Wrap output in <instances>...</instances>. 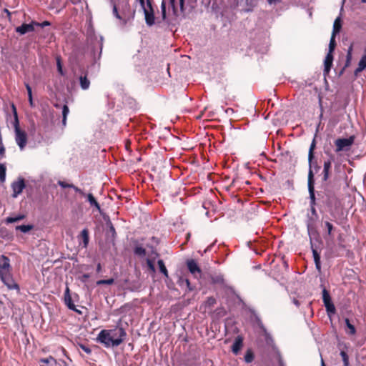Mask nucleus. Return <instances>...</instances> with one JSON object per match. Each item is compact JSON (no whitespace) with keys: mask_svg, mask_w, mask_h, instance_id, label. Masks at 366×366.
<instances>
[{"mask_svg":"<svg viewBox=\"0 0 366 366\" xmlns=\"http://www.w3.org/2000/svg\"><path fill=\"white\" fill-rule=\"evenodd\" d=\"M127 332L122 327H116L110 330H102L98 334L97 341L105 347H117L126 339Z\"/></svg>","mask_w":366,"mask_h":366,"instance_id":"obj_2","label":"nucleus"},{"mask_svg":"<svg viewBox=\"0 0 366 366\" xmlns=\"http://www.w3.org/2000/svg\"><path fill=\"white\" fill-rule=\"evenodd\" d=\"M320 287L322 289V300L325 307L327 315L330 322H332V317L337 312L336 307L333 303L330 293L325 286L323 284H321Z\"/></svg>","mask_w":366,"mask_h":366,"instance_id":"obj_8","label":"nucleus"},{"mask_svg":"<svg viewBox=\"0 0 366 366\" xmlns=\"http://www.w3.org/2000/svg\"><path fill=\"white\" fill-rule=\"evenodd\" d=\"M323 239L321 235L309 239L315 269L319 274L322 273L321 252L324 245Z\"/></svg>","mask_w":366,"mask_h":366,"instance_id":"obj_5","label":"nucleus"},{"mask_svg":"<svg viewBox=\"0 0 366 366\" xmlns=\"http://www.w3.org/2000/svg\"><path fill=\"white\" fill-rule=\"evenodd\" d=\"M64 303L70 310H75V305L74 304L71 296L70 295V290L69 287H66L65 292H64Z\"/></svg>","mask_w":366,"mask_h":366,"instance_id":"obj_28","label":"nucleus"},{"mask_svg":"<svg viewBox=\"0 0 366 366\" xmlns=\"http://www.w3.org/2000/svg\"><path fill=\"white\" fill-rule=\"evenodd\" d=\"M338 347L340 349V355L342 357V360L344 366H350L349 356L347 355V345L346 343L341 342L337 345Z\"/></svg>","mask_w":366,"mask_h":366,"instance_id":"obj_20","label":"nucleus"},{"mask_svg":"<svg viewBox=\"0 0 366 366\" xmlns=\"http://www.w3.org/2000/svg\"><path fill=\"white\" fill-rule=\"evenodd\" d=\"M333 53H334V51H327V53L325 57L323 64H327V65H331V66L333 65V60H334Z\"/></svg>","mask_w":366,"mask_h":366,"instance_id":"obj_38","label":"nucleus"},{"mask_svg":"<svg viewBox=\"0 0 366 366\" xmlns=\"http://www.w3.org/2000/svg\"><path fill=\"white\" fill-rule=\"evenodd\" d=\"M146 7L149 9V11H154L152 5V1L150 0H147Z\"/></svg>","mask_w":366,"mask_h":366,"instance_id":"obj_60","label":"nucleus"},{"mask_svg":"<svg viewBox=\"0 0 366 366\" xmlns=\"http://www.w3.org/2000/svg\"><path fill=\"white\" fill-rule=\"evenodd\" d=\"M187 265L189 271L194 276L197 277V274L199 276L202 274V270L198 266L197 263L194 259H189L187 262Z\"/></svg>","mask_w":366,"mask_h":366,"instance_id":"obj_24","label":"nucleus"},{"mask_svg":"<svg viewBox=\"0 0 366 366\" xmlns=\"http://www.w3.org/2000/svg\"><path fill=\"white\" fill-rule=\"evenodd\" d=\"M114 283V280L113 278L107 279V280H100L97 282V285H111Z\"/></svg>","mask_w":366,"mask_h":366,"instance_id":"obj_46","label":"nucleus"},{"mask_svg":"<svg viewBox=\"0 0 366 366\" xmlns=\"http://www.w3.org/2000/svg\"><path fill=\"white\" fill-rule=\"evenodd\" d=\"M79 238L81 239L82 241H83V246L84 248H86L88 244H89V230L88 229L85 228L84 229L79 236Z\"/></svg>","mask_w":366,"mask_h":366,"instance_id":"obj_32","label":"nucleus"},{"mask_svg":"<svg viewBox=\"0 0 366 366\" xmlns=\"http://www.w3.org/2000/svg\"><path fill=\"white\" fill-rule=\"evenodd\" d=\"M251 46L254 49L255 51L262 54L267 52L269 48V39L265 32H262L254 38Z\"/></svg>","mask_w":366,"mask_h":366,"instance_id":"obj_10","label":"nucleus"},{"mask_svg":"<svg viewBox=\"0 0 366 366\" xmlns=\"http://www.w3.org/2000/svg\"><path fill=\"white\" fill-rule=\"evenodd\" d=\"M185 284L189 291H192L194 289L191 287L190 282L188 279L184 280Z\"/></svg>","mask_w":366,"mask_h":366,"instance_id":"obj_61","label":"nucleus"},{"mask_svg":"<svg viewBox=\"0 0 366 366\" xmlns=\"http://www.w3.org/2000/svg\"><path fill=\"white\" fill-rule=\"evenodd\" d=\"M244 345V337L242 335H238L234 340L232 346L230 347V350L233 354L237 355L241 350L243 347Z\"/></svg>","mask_w":366,"mask_h":366,"instance_id":"obj_19","label":"nucleus"},{"mask_svg":"<svg viewBox=\"0 0 366 366\" xmlns=\"http://www.w3.org/2000/svg\"><path fill=\"white\" fill-rule=\"evenodd\" d=\"M307 232L309 239L312 237H315L320 235V233L316 225L315 226H308V227H307Z\"/></svg>","mask_w":366,"mask_h":366,"instance_id":"obj_33","label":"nucleus"},{"mask_svg":"<svg viewBox=\"0 0 366 366\" xmlns=\"http://www.w3.org/2000/svg\"><path fill=\"white\" fill-rule=\"evenodd\" d=\"M261 331L264 335L266 345L267 346L272 347V349L275 352H277V349H278V348L275 345V343H274V339H273L272 335L267 331L266 327H265V330L263 329Z\"/></svg>","mask_w":366,"mask_h":366,"instance_id":"obj_25","label":"nucleus"},{"mask_svg":"<svg viewBox=\"0 0 366 366\" xmlns=\"http://www.w3.org/2000/svg\"><path fill=\"white\" fill-rule=\"evenodd\" d=\"M89 277L90 275L89 274H84L81 277H79V280L82 282H86Z\"/></svg>","mask_w":366,"mask_h":366,"instance_id":"obj_57","label":"nucleus"},{"mask_svg":"<svg viewBox=\"0 0 366 366\" xmlns=\"http://www.w3.org/2000/svg\"><path fill=\"white\" fill-rule=\"evenodd\" d=\"M232 204H236V206H234V209L233 211L234 214H232L230 213V218L234 217L235 219H242L244 215L243 212L244 203L242 200L238 198L237 196L230 194V206Z\"/></svg>","mask_w":366,"mask_h":366,"instance_id":"obj_13","label":"nucleus"},{"mask_svg":"<svg viewBox=\"0 0 366 366\" xmlns=\"http://www.w3.org/2000/svg\"><path fill=\"white\" fill-rule=\"evenodd\" d=\"M318 218L319 217H315L307 214L305 220L306 227H308V226H315L316 221L318 219Z\"/></svg>","mask_w":366,"mask_h":366,"instance_id":"obj_36","label":"nucleus"},{"mask_svg":"<svg viewBox=\"0 0 366 366\" xmlns=\"http://www.w3.org/2000/svg\"><path fill=\"white\" fill-rule=\"evenodd\" d=\"M254 359V353L252 349L248 348L244 355V361L249 364L251 363Z\"/></svg>","mask_w":366,"mask_h":366,"instance_id":"obj_34","label":"nucleus"},{"mask_svg":"<svg viewBox=\"0 0 366 366\" xmlns=\"http://www.w3.org/2000/svg\"><path fill=\"white\" fill-rule=\"evenodd\" d=\"M34 24L35 26H40L41 28H44L45 26H50L51 25V23L48 21H44L41 23H39V22H36L35 21H34Z\"/></svg>","mask_w":366,"mask_h":366,"instance_id":"obj_52","label":"nucleus"},{"mask_svg":"<svg viewBox=\"0 0 366 366\" xmlns=\"http://www.w3.org/2000/svg\"><path fill=\"white\" fill-rule=\"evenodd\" d=\"M161 12H162V19L165 20L167 18V14H166V3L164 1H162V4H161Z\"/></svg>","mask_w":366,"mask_h":366,"instance_id":"obj_49","label":"nucleus"},{"mask_svg":"<svg viewBox=\"0 0 366 366\" xmlns=\"http://www.w3.org/2000/svg\"><path fill=\"white\" fill-rule=\"evenodd\" d=\"M335 37H336V36H332V34H331V37H330L329 46H328V51H335L336 46H337Z\"/></svg>","mask_w":366,"mask_h":366,"instance_id":"obj_41","label":"nucleus"},{"mask_svg":"<svg viewBox=\"0 0 366 366\" xmlns=\"http://www.w3.org/2000/svg\"><path fill=\"white\" fill-rule=\"evenodd\" d=\"M40 366H55L56 365V360L52 356H49L46 358H41L39 360Z\"/></svg>","mask_w":366,"mask_h":366,"instance_id":"obj_31","label":"nucleus"},{"mask_svg":"<svg viewBox=\"0 0 366 366\" xmlns=\"http://www.w3.org/2000/svg\"><path fill=\"white\" fill-rule=\"evenodd\" d=\"M355 136L351 135L349 137H338L335 140V152H348L350 150L355 142Z\"/></svg>","mask_w":366,"mask_h":366,"instance_id":"obj_12","label":"nucleus"},{"mask_svg":"<svg viewBox=\"0 0 366 366\" xmlns=\"http://www.w3.org/2000/svg\"><path fill=\"white\" fill-rule=\"evenodd\" d=\"M86 200L91 207L96 209L98 212H101V206L97 202L93 194L89 193L86 194Z\"/></svg>","mask_w":366,"mask_h":366,"instance_id":"obj_29","label":"nucleus"},{"mask_svg":"<svg viewBox=\"0 0 366 366\" xmlns=\"http://www.w3.org/2000/svg\"><path fill=\"white\" fill-rule=\"evenodd\" d=\"M34 21H32L30 24H23L21 26H17L15 30L21 35H24L28 32L34 31Z\"/></svg>","mask_w":366,"mask_h":366,"instance_id":"obj_23","label":"nucleus"},{"mask_svg":"<svg viewBox=\"0 0 366 366\" xmlns=\"http://www.w3.org/2000/svg\"><path fill=\"white\" fill-rule=\"evenodd\" d=\"M147 264L149 270L152 273H155L156 269H155L154 261L150 259H147Z\"/></svg>","mask_w":366,"mask_h":366,"instance_id":"obj_48","label":"nucleus"},{"mask_svg":"<svg viewBox=\"0 0 366 366\" xmlns=\"http://www.w3.org/2000/svg\"><path fill=\"white\" fill-rule=\"evenodd\" d=\"M144 14L145 16L146 24L148 26H152L154 24V11H149L148 9H144Z\"/></svg>","mask_w":366,"mask_h":366,"instance_id":"obj_30","label":"nucleus"},{"mask_svg":"<svg viewBox=\"0 0 366 366\" xmlns=\"http://www.w3.org/2000/svg\"><path fill=\"white\" fill-rule=\"evenodd\" d=\"M113 12H114V15L116 16L117 18L121 19V16L119 15V13H118V11H117V8L116 6H114Z\"/></svg>","mask_w":366,"mask_h":366,"instance_id":"obj_64","label":"nucleus"},{"mask_svg":"<svg viewBox=\"0 0 366 366\" xmlns=\"http://www.w3.org/2000/svg\"><path fill=\"white\" fill-rule=\"evenodd\" d=\"M57 184L61 187L62 188H72L76 192L79 193L81 197H84L86 198V194L80 188L76 187L73 184H69L65 181L59 180Z\"/></svg>","mask_w":366,"mask_h":366,"instance_id":"obj_27","label":"nucleus"},{"mask_svg":"<svg viewBox=\"0 0 366 366\" xmlns=\"http://www.w3.org/2000/svg\"><path fill=\"white\" fill-rule=\"evenodd\" d=\"M320 168L315 156L312 157L311 161L308 158L307 188H315V174Z\"/></svg>","mask_w":366,"mask_h":366,"instance_id":"obj_11","label":"nucleus"},{"mask_svg":"<svg viewBox=\"0 0 366 366\" xmlns=\"http://www.w3.org/2000/svg\"><path fill=\"white\" fill-rule=\"evenodd\" d=\"M79 81H80V86L82 89L85 90V89H89V85H90V81L87 79L86 75L81 76L79 78Z\"/></svg>","mask_w":366,"mask_h":366,"instance_id":"obj_37","label":"nucleus"},{"mask_svg":"<svg viewBox=\"0 0 366 366\" xmlns=\"http://www.w3.org/2000/svg\"><path fill=\"white\" fill-rule=\"evenodd\" d=\"M69 109L66 104H64L62 107V124L64 126L66 125V117L69 114Z\"/></svg>","mask_w":366,"mask_h":366,"instance_id":"obj_42","label":"nucleus"},{"mask_svg":"<svg viewBox=\"0 0 366 366\" xmlns=\"http://www.w3.org/2000/svg\"><path fill=\"white\" fill-rule=\"evenodd\" d=\"M169 4L172 8L174 14L177 15V9L175 6V0H169Z\"/></svg>","mask_w":366,"mask_h":366,"instance_id":"obj_54","label":"nucleus"},{"mask_svg":"<svg viewBox=\"0 0 366 366\" xmlns=\"http://www.w3.org/2000/svg\"><path fill=\"white\" fill-rule=\"evenodd\" d=\"M33 229V225L27 224V225H19L16 227V230H20L21 232L26 233L29 232Z\"/></svg>","mask_w":366,"mask_h":366,"instance_id":"obj_44","label":"nucleus"},{"mask_svg":"<svg viewBox=\"0 0 366 366\" xmlns=\"http://www.w3.org/2000/svg\"><path fill=\"white\" fill-rule=\"evenodd\" d=\"M76 347L79 352L80 355L84 358H89L92 355V347L88 345L77 343Z\"/></svg>","mask_w":366,"mask_h":366,"instance_id":"obj_22","label":"nucleus"},{"mask_svg":"<svg viewBox=\"0 0 366 366\" xmlns=\"http://www.w3.org/2000/svg\"><path fill=\"white\" fill-rule=\"evenodd\" d=\"M134 254L139 256H144L146 254V249L141 246H137L134 248Z\"/></svg>","mask_w":366,"mask_h":366,"instance_id":"obj_45","label":"nucleus"},{"mask_svg":"<svg viewBox=\"0 0 366 366\" xmlns=\"http://www.w3.org/2000/svg\"><path fill=\"white\" fill-rule=\"evenodd\" d=\"M25 216L24 214H19L16 216L15 217H9L5 219V222L6 224H11L14 222H19L23 219H24Z\"/></svg>","mask_w":366,"mask_h":366,"instance_id":"obj_39","label":"nucleus"},{"mask_svg":"<svg viewBox=\"0 0 366 366\" xmlns=\"http://www.w3.org/2000/svg\"><path fill=\"white\" fill-rule=\"evenodd\" d=\"M308 194H309V204H310V210L311 212L310 215L315 217H319L316 207L317 206V197H316V189L315 188H307Z\"/></svg>","mask_w":366,"mask_h":366,"instance_id":"obj_16","label":"nucleus"},{"mask_svg":"<svg viewBox=\"0 0 366 366\" xmlns=\"http://www.w3.org/2000/svg\"><path fill=\"white\" fill-rule=\"evenodd\" d=\"M316 135L314 136V138L312 140V142L310 145L309 151H308V158L311 161L312 157L315 156V149L316 148Z\"/></svg>","mask_w":366,"mask_h":366,"instance_id":"obj_35","label":"nucleus"},{"mask_svg":"<svg viewBox=\"0 0 366 366\" xmlns=\"http://www.w3.org/2000/svg\"><path fill=\"white\" fill-rule=\"evenodd\" d=\"M258 0H237L236 6L241 12L249 13L253 11Z\"/></svg>","mask_w":366,"mask_h":366,"instance_id":"obj_15","label":"nucleus"},{"mask_svg":"<svg viewBox=\"0 0 366 366\" xmlns=\"http://www.w3.org/2000/svg\"><path fill=\"white\" fill-rule=\"evenodd\" d=\"M157 264H158V266H159V271L166 277H169V274H168V271H167V269L165 267V264H164V262L162 259H159L158 262H157Z\"/></svg>","mask_w":366,"mask_h":366,"instance_id":"obj_40","label":"nucleus"},{"mask_svg":"<svg viewBox=\"0 0 366 366\" xmlns=\"http://www.w3.org/2000/svg\"><path fill=\"white\" fill-rule=\"evenodd\" d=\"M332 67V66H331V65L324 64L323 76H324L325 80H326L325 77H326V76L329 75Z\"/></svg>","mask_w":366,"mask_h":366,"instance_id":"obj_50","label":"nucleus"},{"mask_svg":"<svg viewBox=\"0 0 366 366\" xmlns=\"http://www.w3.org/2000/svg\"><path fill=\"white\" fill-rule=\"evenodd\" d=\"M109 232L112 233V237L115 238L117 233H116L114 227L113 226V224L111 222L109 223Z\"/></svg>","mask_w":366,"mask_h":366,"instance_id":"obj_55","label":"nucleus"},{"mask_svg":"<svg viewBox=\"0 0 366 366\" xmlns=\"http://www.w3.org/2000/svg\"><path fill=\"white\" fill-rule=\"evenodd\" d=\"M215 303H216V300L212 297H208L206 301V305L208 306H212Z\"/></svg>","mask_w":366,"mask_h":366,"instance_id":"obj_53","label":"nucleus"},{"mask_svg":"<svg viewBox=\"0 0 366 366\" xmlns=\"http://www.w3.org/2000/svg\"><path fill=\"white\" fill-rule=\"evenodd\" d=\"M25 181L22 177H19L17 181L14 182L11 184V189L13 190V197H16L19 194H21L23 189L25 188Z\"/></svg>","mask_w":366,"mask_h":366,"instance_id":"obj_18","label":"nucleus"},{"mask_svg":"<svg viewBox=\"0 0 366 366\" xmlns=\"http://www.w3.org/2000/svg\"><path fill=\"white\" fill-rule=\"evenodd\" d=\"M345 0L342 1V6L340 11V14L336 17L333 23L332 28V36H337L340 34L342 27V11H343V5L345 4Z\"/></svg>","mask_w":366,"mask_h":366,"instance_id":"obj_17","label":"nucleus"},{"mask_svg":"<svg viewBox=\"0 0 366 366\" xmlns=\"http://www.w3.org/2000/svg\"><path fill=\"white\" fill-rule=\"evenodd\" d=\"M232 305L239 306L242 310L249 312V320L253 326L257 327L260 330H265V326L255 310L247 305L234 288L230 286V307Z\"/></svg>","mask_w":366,"mask_h":366,"instance_id":"obj_3","label":"nucleus"},{"mask_svg":"<svg viewBox=\"0 0 366 366\" xmlns=\"http://www.w3.org/2000/svg\"><path fill=\"white\" fill-rule=\"evenodd\" d=\"M321 227L325 229V232H323L322 237L325 241L326 245L330 247L334 242V232L336 228L330 220L327 215H324L322 217Z\"/></svg>","mask_w":366,"mask_h":366,"instance_id":"obj_9","label":"nucleus"},{"mask_svg":"<svg viewBox=\"0 0 366 366\" xmlns=\"http://www.w3.org/2000/svg\"><path fill=\"white\" fill-rule=\"evenodd\" d=\"M352 50H353V46L350 45L347 49L346 56H349V54H350V57H352Z\"/></svg>","mask_w":366,"mask_h":366,"instance_id":"obj_58","label":"nucleus"},{"mask_svg":"<svg viewBox=\"0 0 366 366\" xmlns=\"http://www.w3.org/2000/svg\"><path fill=\"white\" fill-rule=\"evenodd\" d=\"M11 266L10 259L8 257L2 254L0 256V278L2 282L9 290H16L19 291L20 288L15 282L11 273Z\"/></svg>","mask_w":366,"mask_h":366,"instance_id":"obj_4","label":"nucleus"},{"mask_svg":"<svg viewBox=\"0 0 366 366\" xmlns=\"http://www.w3.org/2000/svg\"><path fill=\"white\" fill-rule=\"evenodd\" d=\"M26 88L28 92L29 99H31V96L32 95L31 88L28 84H26Z\"/></svg>","mask_w":366,"mask_h":366,"instance_id":"obj_59","label":"nucleus"},{"mask_svg":"<svg viewBox=\"0 0 366 366\" xmlns=\"http://www.w3.org/2000/svg\"><path fill=\"white\" fill-rule=\"evenodd\" d=\"M267 1L269 5H272V4H277L280 2H281L282 0H267Z\"/></svg>","mask_w":366,"mask_h":366,"instance_id":"obj_63","label":"nucleus"},{"mask_svg":"<svg viewBox=\"0 0 366 366\" xmlns=\"http://www.w3.org/2000/svg\"><path fill=\"white\" fill-rule=\"evenodd\" d=\"M230 116H232L234 118H230V137L232 136H237L239 133H241V127L240 125H237L234 124V119H238L242 116V112L239 109H234L233 107H230Z\"/></svg>","mask_w":366,"mask_h":366,"instance_id":"obj_14","label":"nucleus"},{"mask_svg":"<svg viewBox=\"0 0 366 366\" xmlns=\"http://www.w3.org/2000/svg\"><path fill=\"white\" fill-rule=\"evenodd\" d=\"M275 352L277 355V360L278 366H286L280 350L278 349H277V352Z\"/></svg>","mask_w":366,"mask_h":366,"instance_id":"obj_47","label":"nucleus"},{"mask_svg":"<svg viewBox=\"0 0 366 366\" xmlns=\"http://www.w3.org/2000/svg\"><path fill=\"white\" fill-rule=\"evenodd\" d=\"M12 110L14 114L13 126L15 132V140L19 148L22 150L27 144V134L25 131L21 129L19 127V121L16 107L12 104Z\"/></svg>","mask_w":366,"mask_h":366,"instance_id":"obj_6","label":"nucleus"},{"mask_svg":"<svg viewBox=\"0 0 366 366\" xmlns=\"http://www.w3.org/2000/svg\"><path fill=\"white\" fill-rule=\"evenodd\" d=\"M366 69V46L363 49V54L360 57L357 68L354 71V75L357 76L358 74Z\"/></svg>","mask_w":366,"mask_h":366,"instance_id":"obj_21","label":"nucleus"},{"mask_svg":"<svg viewBox=\"0 0 366 366\" xmlns=\"http://www.w3.org/2000/svg\"><path fill=\"white\" fill-rule=\"evenodd\" d=\"M56 65H57V69H58L59 73L63 76L64 74L63 72V69H62V65H61L60 57L56 58Z\"/></svg>","mask_w":366,"mask_h":366,"instance_id":"obj_51","label":"nucleus"},{"mask_svg":"<svg viewBox=\"0 0 366 366\" xmlns=\"http://www.w3.org/2000/svg\"><path fill=\"white\" fill-rule=\"evenodd\" d=\"M247 246L249 247V248H250L251 249H252V250L254 252V253H255V254H261V252H259V251H257V250H256V249H252V247H251L252 243H251V242H250V241L247 242Z\"/></svg>","mask_w":366,"mask_h":366,"instance_id":"obj_62","label":"nucleus"},{"mask_svg":"<svg viewBox=\"0 0 366 366\" xmlns=\"http://www.w3.org/2000/svg\"><path fill=\"white\" fill-rule=\"evenodd\" d=\"M345 322V332L348 335H355L357 333V329L354 324H352L348 317L344 318Z\"/></svg>","mask_w":366,"mask_h":366,"instance_id":"obj_26","label":"nucleus"},{"mask_svg":"<svg viewBox=\"0 0 366 366\" xmlns=\"http://www.w3.org/2000/svg\"><path fill=\"white\" fill-rule=\"evenodd\" d=\"M6 167L4 164H0V182H4L6 179Z\"/></svg>","mask_w":366,"mask_h":366,"instance_id":"obj_43","label":"nucleus"},{"mask_svg":"<svg viewBox=\"0 0 366 366\" xmlns=\"http://www.w3.org/2000/svg\"><path fill=\"white\" fill-rule=\"evenodd\" d=\"M335 161L334 155H330L329 158L324 162L323 169L321 174V184H327L332 182L333 180L336 183H340L341 179L337 176L330 177L332 172V164Z\"/></svg>","mask_w":366,"mask_h":366,"instance_id":"obj_7","label":"nucleus"},{"mask_svg":"<svg viewBox=\"0 0 366 366\" xmlns=\"http://www.w3.org/2000/svg\"><path fill=\"white\" fill-rule=\"evenodd\" d=\"M352 59V57H350V56H346L345 65H344V66L342 68L346 69L348 66H350V65L351 64Z\"/></svg>","mask_w":366,"mask_h":366,"instance_id":"obj_56","label":"nucleus"},{"mask_svg":"<svg viewBox=\"0 0 366 366\" xmlns=\"http://www.w3.org/2000/svg\"><path fill=\"white\" fill-rule=\"evenodd\" d=\"M342 183H336L332 181L327 184H320V190H316V197L323 205H325L330 215H333L340 204L338 193L341 189Z\"/></svg>","mask_w":366,"mask_h":366,"instance_id":"obj_1","label":"nucleus"}]
</instances>
